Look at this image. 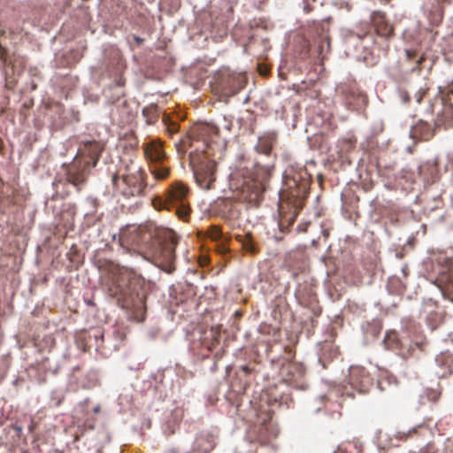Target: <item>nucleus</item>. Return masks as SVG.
<instances>
[{
    "label": "nucleus",
    "instance_id": "1",
    "mask_svg": "<svg viewBox=\"0 0 453 453\" xmlns=\"http://www.w3.org/2000/svg\"><path fill=\"white\" fill-rule=\"evenodd\" d=\"M102 271L103 290L126 310H142L144 306V279L134 271L110 261L96 262Z\"/></svg>",
    "mask_w": 453,
    "mask_h": 453
},
{
    "label": "nucleus",
    "instance_id": "2",
    "mask_svg": "<svg viewBox=\"0 0 453 453\" xmlns=\"http://www.w3.org/2000/svg\"><path fill=\"white\" fill-rule=\"evenodd\" d=\"M104 149V145L99 141H86L80 144L77 156L66 172L65 180H55L53 187L61 196H68L69 191L60 190L65 185H73L77 191H81L92 167H95Z\"/></svg>",
    "mask_w": 453,
    "mask_h": 453
},
{
    "label": "nucleus",
    "instance_id": "3",
    "mask_svg": "<svg viewBox=\"0 0 453 453\" xmlns=\"http://www.w3.org/2000/svg\"><path fill=\"white\" fill-rule=\"evenodd\" d=\"M127 251L136 255H146L152 248L158 249L161 253L172 255L178 242L173 231L165 228L139 227L129 235L122 238Z\"/></svg>",
    "mask_w": 453,
    "mask_h": 453
},
{
    "label": "nucleus",
    "instance_id": "4",
    "mask_svg": "<svg viewBox=\"0 0 453 453\" xmlns=\"http://www.w3.org/2000/svg\"><path fill=\"white\" fill-rule=\"evenodd\" d=\"M189 189L182 181H174L165 192V197L157 196L152 205L157 211H174L179 219L188 221L190 206L188 202Z\"/></svg>",
    "mask_w": 453,
    "mask_h": 453
},
{
    "label": "nucleus",
    "instance_id": "5",
    "mask_svg": "<svg viewBox=\"0 0 453 453\" xmlns=\"http://www.w3.org/2000/svg\"><path fill=\"white\" fill-rule=\"evenodd\" d=\"M145 176L142 167L131 161L112 175L111 181L120 195L129 198L142 195L146 187Z\"/></svg>",
    "mask_w": 453,
    "mask_h": 453
},
{
    "label": "nucleus",
    "instance_id": "6",
    "mask_svg": "<svg viewBox=\"0 0 453 453\" xmlns=\"http://www.w3.org/2000/svg\"><path fill=\"white\" fill-rule=\"evenodd\" d=\"M198 150L189 153V164L197 185L203 189L210 190L214 187L216 163L204 161L202 158L203 155L199 154Z\"/></svg>",
    "mask_w": 453,
    "mask_h": 453
},
{
    "label": "nucleus",
    "instance_id": "7",
    "mask_svg": "<svg viewBox=\"0 0 453 453\" xmlns=\"http://www.w3.org/2000/svg\"><path fill=\"white\" fill-rule=\"evenodd\" d=\"M231 187L234 192V197L241 201L257 205L265 186L263 183L252 177H243L241 180H233Z\"/></svg>",
    "mask_w": 453,
    "mask_h": 453
},
{
    "label": "nucleus",
    "instance_id": "8",
    "mask_svg": "<svg viewBox=\"0 0 453 453\" xmlns=\"http://www.w3.org/2000/svg\"><path fill=\"white\" fill-rule=\"evenodd\" d=\"M218 134V128L210 124H196L189 131L187 137L180 140L176 144L178 153L184 155L188 147L193 146L194 142L201 141L203 142L202 148L197 147L198 153L203 155L208 148L209 140L213 135Z\"/></svg>",
    "mask_w": 453,
    "mask_h": 453
},
{
    "label": "nucleus",
    "instance_id": "9",
    "mask_svg": "<svg viewBox=\"0 0 453 453\" xmlns=\"http://www.w3.org/2000/svg\"><path fill=\"white\" fill-rule=\"evenodd\" d=\"M346 383L359 394L368 393L373 385V378L363 366H350L349 375L345 380Z\"/></svg>",
    "mask_w": 453,
    "mask_h": 453
},
{
    "label": "nucleus",
    "instance_id": "10",
    "mask_svg": "<svg viewBox=\"0 0 453 453\" xmlns=\"http://www.w3.org/2000/svg\"><path fill=\"white\" fill-rule=\"evenodd\" d=\"M247 84L245 75L242 73H222L219 85L226 96H234L242 90Z\"/></svg>",
    "mask_w": 453,
    "mask_h": 453
},
{
    "label": "nucleus",
    "instance_id": "11",
    "mask_svg": "<svg viewBox=\"0 0 453 453\" xmlns=\"http://www.w3.org/2000/svg\"><path fill=\"white\" fill-rule=\"evenodd\" d=\"M279 374L283 381L288 384H292L303 376L304 369L299 363L284 359L281 362Z\"/></svg>",
    "mask_w": 453,
    "mask_h": 453
},
{
    "label": "nucleus",
    "instance_id": "12",
    "mask_svg": "<svg viewBox=\"0 0 453 453\" xmlns=\"http://www.w3.org/2000/svg\"><path fill=\"white\" fill-rule=\"evenodd\" d=\"M441 126H446L445 122L438 116L434 120V128H432L427 122L419 121L412 127L411 134L414 139L428 141L434 137L435 129ZM445 128H447V127H445Z\"/></svg>",
    "mask_w": 453,
    "mask_h": 453
},
{
    "label": "nucleus",
    "instance_id": "13",
    "mask_svg": "<svg viewBox=\"0 0 453 453\" xmlns=\"http://www.w3.org/2000/svg\"><path fill=\"white\" fill-rule=\"evenodd\" d=\"M143 151L146 159L150 165L165 160V153L163 144L159 140H150L143 143Z\"/></svg>",
    "mask_w": 453,
    "mask_h": 453
},
{
    "label": "nucleus",
    "instance_id": "14",
    "mask_svg": "<svg viewBox=\"0 0 453 453\" xmlns=\"http://www.w3.org/2000/svg\"><path fill=\"white\" fill-rule=\"evenodd\" d=\"M443 262L441 269L439 273L442 275V280H445L444 294L453 301V257H442Z\"/></svg>",
    "mask_w": 453,
    "mask_h": 453
},
{
    "label": "nucleus",
    "instance_id": "15",
    "mask_svg": "<svg viewBox=\"0 0 453 453\" xmlns=\"http://www.w3.org/2000/svg\"><path fill=\"white\" fill-rule=\"evenodd\" d=\"M371 19L379 35L386 38L391 37L393 35L394 28L387 21L384 12L380 11H375L372 13Z\"/></svg>",
    "mask_w": 453,
    "mask_h": 453
},
{
    "label": "nucleus",
    "instance_id": "16",
    "mask_svg": "<svg viewBox=\"0 0 453 453\" xmlns=\"http://www.w3.org/2000/svg\"><path fill=\"white\" fill-rule=\"evenodd\" d=\"M426 346L427 341L426 339L415 341L410 342L407 346L403 344L398 354L404 359L411 357L419 358L421 354H423L426 351Z\"/></svg>",
    "mask_w": 453,
    "mask_h": 453
},
{
    "label": "nucleus",
    "instance_id": "17",
    "mask_svg": "<svg viewBox=\"0 0 453 453\" xmlns=\"http://www.w3.org/2000/svg\"><path fill=\"white\" fill-rule=\"evenodd\" d=\"M435 363L438 367L436 374L439 377H446L453 372V354L449 350L441 351L435 357Z\"/></svg>",
    "mask_w": 453,
    "mask_h": 453
},
{
    "label": "nucleus",
    "instance_id": "18",
    "mask_svg": "<svg viewBox=\"0 0 453 453\" xmlns=\"http://www.w3.org/2000/svg\"><path fill=\"white\" fill-rule=\"evenodd\" d=\"M234 238L244 251L250 253L260 252L258 243L254 240L250 232L245 230L238 231L234 233Z\"/></svg>",
    "mask_w": 453,
    "mask_h": 453
},
{
    "label": "nucleus",
    "instance_id": "19",
    "mask_svg": "<svg viewBox=\"0 0 453 453\" xmlns=\"http://www.w3.org/2000/svg\"><path fill=\"white\" fill-rule=\"evenodd\" d=\"M75 214L76 212L73 207L69 206L64 209L57 218V226L59 230L63 229L65 234L73 230Z\"/></svg>",
    "mask_w": 453,
    "mask_h": 453
},
{
    "label": "nucleus",
    "instance_id": "20",
    "mask_svg": "<svg viewBox=\"0 0 453 453\" xmlns=\"http://www.w3.org/2000/svg\"><path fill=\"white\" fill-rule=\"evenodd\" d=\"M221 326L216 325L204 331L202 344L209 350L213 351L220 342Z\"/></svg>",
    "mask_w": 453,
    "mask_h": 453
},
{
    "label": "nucleus",
    "instance_id": "21",
    "mask_svg": "<svg viewBox=\"0 0 453 453\" xmlns=\"http://www.w3.org/2000/svg\"><path fill=\"white\" fill-rule=\"evenodd\" d=\"M383 343L386 349L393 351H397V353H399L402 346H403L404 344L403 342L399 338V335L395 331L388 332L383 340Z\"/></svg>",
    "mask_w": 453,
    "mask_h": 453
},
{
    "label": "nucleus",
    "instance_id": "22",
    "mask_svg": "<svg viewBox=\"0 0 453 453\" xmlns=\"http://www.w3.org/2000/svg\"><path fill=\"white\" fill-rule=\"evenodd\" d=\"M276 142V135L273 133L265 134L263 136L259 137L257 142V150L261 153L265 155H269L273 150V147Z\"/></svg>",
    "mask_w": 453,
    "mask_h": 453
},
{
    "label": "nucleus",
    "instance_id": "23",
    "mask_svg": "<svg viewBox=\"0 0 453 453\" xmlns=\"http://www.w3.org/2000/svg\"><path fill=\"white\" fill-rule=\"evenodd\" d=\"M159 109L156 104H150L142 110V116L148 125L155 124L159 118Z\"/></svg>",
    "mask_w": 453,
    "mask_h": 453
},
{
    "label": "nucleus",
    "instance_id": "24",
    "mask_svg": "<svg viewBox=\"0 0 453 453\" xmlns=\"http://www.w3.org/2000/svg\"><path fill=\"white\" fill-rule=\"evenodd\" d=\"M150 173L157 180H165L170 174V169L164 161L150 165Z\"/></svg>",
    "mask_w": 453,
    "mask_h": 453
},
{
    "label": "nucleus",
    "instance_id": "25",
    "mask_svg": "<svg viewBox=\"0 0 453 453\" xmlns=\"http://www.w3.org/2000/svg\"><path fill=\"white\" fill-rule=\"evenodd\" d=\"M156 258V262H159L158 266L167 273L175 271L174 257H152Z\"/></svg>",
    "mask_w": 453,
    "mask_h": 453
},
{
    "label": "nucleus",
    "instance_id": "26",
    "mask_svg": "<svg viewBox=\"0 0 453 453\" xmlns=\"http://www.w3.org/2000/svg\"><path fill=\"white\" fill-rule=\"evenodd\" d=\"M162 120H163L164 125L166 127L167 132L170 134H175L178 132L179 124L177 122L172 120L169 116H167L166 114H164Z\"/></svg>",
    "mask_w": 453,
    "mask_h": 453
},
{
    "label": "nucleus",
    "instance_id": "27",
    "mask_svg": "<svg viewBox=\"0 0 453 453\" xmlns=\"http://www.w3.org/2000/svg\"><path fill=\"white\" fill-rule=\"evenodd\" d=\"M208 236L212 241H218L222 237V232L219 227L212 226L208 230Z\"/></svg>",
    "mask_w": 453,
    "mask_h": 453
},
{
    "label": "nucleus",
    "instance_id": "28",
    "mask_svg": "<svg viewBox=\"0 0 453 453\" xmlns=\"http://www.w3.org/2000/svg\"><path fill=\"white\" fill-rule=\"evenodd\" d=\"M0 60L4 64V65L9 66L12 65V58L9 56L5 48H4L0 44Z\"/></svg>",
    "mask_w": 453,
    "mask_h": 453
},
{
    "label": "nucleus",
    "instance_id": "29",
    "mask_svg": "<svg viewBox=\"0 0 453 453\" xmlns=\"http://www.w3.org/2000/svg\"><path fill=\"white\" fill-rule=\"evenodd\" d=\"M357 142V139L355 137L344 138L342 140V148L346 150V151H349L353 150L355 143Z\"/></svg>",
    "mask_w": 453,
    "mask_h": 453
},
{
    "label": "nucleus",
    "instance_id": "30",
    "mask_svg": "<svg viewBox=\"0 0 453 453\" xmlns=\"http://www.w3.org/2000/svg\"><path fill=\"white\" fill-rule=\"evenodd\" d=\"M417 433V428L409 429L407 432L399 431L396 434V438L400 440H407L408 438L412 437L414 434Z\"/></svg>",
    "mask_w": 453,
    "mask_h": 453
},
{
    "label": "nucleus",
    "instance_id": "31",
    "mask_svg": "<svg viewBox=\"0 0 453 453\" xmlns=\"http://www.w3.org/2000/svg\"><path fill=\"white\" fill-rule=\"evenodd\" d=\"M426 396L429 401L436 402L441 397V391L437 389H427Z\"/></svg>",
    "mask_w": 453,
    "mask_h": 453
},
{
    "label": "nucleus",
    "instance_id": "32",
    "mask_svg": "<svg viewBox=\"0 0 453 453\" xmlns=\"http://www.w3.org/2000/svg\"><path fill=\"white\" fill-rule=\"evenodd\" d=\"M437 449H435L433 443H427L424 448L420 449L418 453H436Z\"/></svg>",
    "mask_w": 453,
    "mask_h": 453
},
{
    "label": "nucleus",
    "instance_id": "33",
    "mask_svg": "<svg viewBox=\"0 0 453 453\" xmlns=\"http://www.w3.org/2000/svg\"><path fill=\"white\" fill-rule=\"evenodd\" d=\"M324 44H326V47L329 48L330 42H329V38L328 37H325V38L321 39V42L319 45V52L320 55L323 53Z\"/></svg>",
    "mask_w": 453,
    "mask_h": 453
},
{
    "label": "nucleus",
    "instance_id": "34",
    "mask_svg": "<svg viewBox=\"0 0 453 453\" xmlns=\"http://www.w3.org/2000/svg\"><path fill=\"white\" fill-rule=\"evenodd\" d=\"M425 60L424 56H419L418 58L416 60V65L412 68V71H420L421 70V63Z\"/></svg>",
    "mask_w": 453,
    "mask_h": 453
},
{
    "label": "nucleus",
    "instance_id": "35",
    "mask_svg": "<svg viewBox=\"0 0 453 453\" xmlns=\"http://www.w3.org/2000/svg\"><path fill=\"white\" fill-rule=\"evenodd\" d=\"M198 258V261L202 266H204L209 264L210 262V257L204 256V257H196Z\"/></svg>",
    "mask_w": 453,
    "mask_h": 453
},
{
    "label": "nucleus",
    "instance_id": "36",
    "mask_svg": "<svg viewBox=\"0 0 453 453\" xmlns=\"http://www.w3.org/2000/svg\"><path fill=\"white\" fill-rule=\"evenodd\" d=\"M241 370L245 373V374H250L254 372V368L252 367H250L249 365H242L241 367Z\"/></svg>",
    "mask_w": 453,
    "mask_h": 453
},
{
    "label": "nucleus",
    "instance_id": "37",
    "mask_svg": "<svg viewBox=\"0 0 453 453\" xmlns=\"http://www.w3.org/2000/svg\"><path fill=\"white\" fill-rule=\"evenodd\" d=\"M406 56L409 60H411L417 57V52L412 50H406Z\"/></svg>",
    "mask_w": 453,
    "mask_h": 453
},
{
    "label": "nucleus",
    "instance_id": "38",
    "mask_svg": "<svg viewBox=\"0 0 453 453\" xmlns=\"http://www.w3.org/2000/svg\"><path fill=\"white\" fill-rule=\"evenodd\" d=\"M39 73H40V72H39V70H38V68H37V67H31V68L29 69V73H30L31 75H33V76H37V75H39Z\"/></svg>",
    "mask_w": 453,
    "mask_h": 453
},
{
    "label": "nucleus",
    "instance_id": "39",
    "mask_svg": "<svg viewBox=\"0 0 453 453\" xmlns=\"http://www.w3.org/2000/svg\"><path fill=\"white\" fill-rule=\"evenodd\" d=\"M424 95H425V91H418V92L416 94L417 102H418V104L422 101Z\"/></svg>",
    "mask_w": 453,
    "mask_h": 453
},
{
    "label": "nucleus",
    "instance_id": "40",
    "mask_svg": "<svg viewBox=\"0 0 453 453\" xmlns=\"http://www.w3.org/2000/svg\"><path fill=\"white\" fill-rule=\"evenodd\" d=\"M116 84L117 86L119 87H123L125 85V79L123 77H119L117 81H116Z\"/></svg>",
    "mask_w": 453,
    "mask_h": 453
},
{
    "label": "nucleus",
    "instance_id": "41",
    "mask_svg": "<svg viewBox=\"0 0 453 453\" xmlns=\"http://www.w3.org/2000/svg\"><path fill=\"white\" fill-rule=\"evenodd\" d=\"M134 41H135L138 44H140V43H142V41H143V40H142V38L138 37V36H134Z\"/></svg>",
    "mask_w": 453,
    "mask_h": 453
},
{
    "label": "nucleus",
    "instance_id": "42",
    "mask_svg": "<svg viewBox=\"0 0 453 453\" xmlns=\"http://www.w3.org/2000/svg\"><path fill=\"white\" fill-rule=\"evenodd\" d=\"M36 88H37V84H36V83H35V82H32V83H31V89H32V90H35Z\"/></svg>",
    "mask_w": 453,
    "mask_h": 453
},
{
    "label": "nucleus",
    "instance_id": "43",
    "mask_svg": "<svg viewBox=\"0 0 453 453\" xmlns=\"http://www.w3.org/2000/svg\"><path fill=\"white\" fill-rule=\"evenodd\" d=\"M378 385H379V387H380V388H382V385H383V379L379 380V381H378Z\"/></svg>",
    "mask_w": 453,
    "mask_h": 453
},
{
    "label": "nucleus",
    "instance_id": "44",
    "mask_svg": "<svg viewBox=\"0 0 453 453\" xmlns=\"http://www.w3.org/2000/svg\"><path fill=\"white\" fill-rule=\"evenodd\" d=\"M221 357H222V354H221V353L219 354V352H217V353L215 354V357H217V358H220Z\"/></svg>",
    "mask_w": 453,
    "mask_h": 453
},
{
    "label": "nucleus",
    "instance_id": "45",
    "mask_svg": "<svg viewBox=\"0 0 453 453\" xmlns=\"http://www.w3.org/2000/svg\"><path fill=\"white\" fill-rule=\"evenodd\" d=\"M169 453H178L177 449H172L168 451Z\"/></svg>",
    "mask_w": 453,
    "mask_h": 453
},
{
    "label": "nucleus",
    "instance_id": "46",
    "mask_svg": "<svg viewBox=\"0 0 453 453\" xmlns=\"http://www.w3.org/2000/svg\"><path fill=\"white\" fill-rule=\"evenodd\" d=\"M99 411H100V408L98 406L94 408L95 412H98Z\"/></svg>",
    "mask_w": 453,
    "mask_h": 453
},
{
    "label": "nucleus",
    "instance_id": "47",
    "mask_svg": "<svg viewBox=\"0 0 453 453\" xmlns=\"http://www.w3.org/2000/svg\"><path fill=\"white\" fill-rule=\"evenodd\" d=\"M336 453H346L345 450H342V449H339L338 451Z\"/></svg>",
    "mask_w": 453,
    "mask_h": 453
},
{
    "label": "nucleus",
    "instance_id": "48",
    "mask_svg": "<svg viewBox=\"0 0 453 453\" xmlns=\"http://www.w3.org/2000/svg\"><path fill=\"white\" fill-rule=\"evenodd\" d=\"M297 210H298V207H297V206H296V207H295V216H296V213H297Z\"/></svg>",
    "mask_w": 453,
    "mask_h": 453
},
{
    "label": "nucleus",
    "instance_id": "49",
    "mask_svg": "<svg viewBox=\"0 0 453 453\" xmlns=\"http://www.w3.org/2000/svg\"><path fill=\"white\" fill-rule=\"evenodd\" d=\"M324 235H325L326 237H327V236H328V232H327V231H324Z\"/></svg>",
    "mask_w": 453,
    "mask_h": 453
},
{
    "label": "nucleus",
    "instance_id": "50",
    "mask_svg": "<svg viewBox=\"0 0 453 453\" xmlns=\"http://www.w3.org/2000/svg\"><path fill=\"white\" fill-rule=\"evenodd\" d=\"M423 168H424V166H420V167H419V173H422Z\"/></svg>",
    "mask_w": 453,
    "mask_h": 453
},
{
    "label": "nucleus",
    "instance_id": "51",
    "mask_svg": "<svg viewBox=\"0 0 453 453\" xmlns=\"http://www.w3.org/2000/svg\"><path fill=\"white\" fill-rule=\"evenodd\" d=\"M294 220H295V217L291 219L290 223H293V222H294Z\"/></svg>",
    "mask_w": 453,
    "mask_h": 453
}]
</instances>
